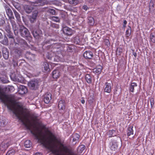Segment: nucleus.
Listing matches in <instances>:
<instances>
[{
    "mask_svg": "<svg viewBox=\"0 0 155 155\" xmlns=\"http://www.w3.org/2000/svg\"><path fill=\"white\" fill-rule=\"evenodd\" d=\"M87 0L88 2H89V3H92L94 1V0Z\"/></svg>",
    "mask_w": 155,
    "mask_h": 155,
    "instance_id": "obj_46",
    "label": "nucleus"
},
{
    "mask_svg": "<svg viewBox=\"0 0 155 155\" xmlns=\"http://www.w3.org/2000/svg\"><path fill=\"white\" fill-rule=\"evenodd\" d=\"M42 70L44 72H48L50 70L49 65L48 63L45 62L42 67Z\"/></svg>",
    "mask_w": 155,
    "mask_h": 155,
    "instance_id": "obj_12",
    "label": "nucleus"
},
{
    "mask_svg": "<svg viewBox=\"0 0 155 155\" xmlns=\"http://www.w3.org/2000/svg\"><path fill=\"white\" fill-rule=\"evenodd\" d=\"M0 100L12 111L22 124L29 130L39 143L55 155H65L64 147L47 128L43 130L36 125L38 119L35 116H30L21 104L3 93H0Z\"/></svg>",
    "mask_w": 155,
    "mask_h": 155,
    "instance_id": "obj_1",
    "label": "nucleus"
},
{
    "mask_svg": "<svg viewBox=\"0 0 155 155\" xmlns=\"http://www.w3.org/2000/svg\"><path fill=\"white\" fill-rule=\"evenodd\" d=\"M2 122L1 121V117H0V125H2Z\"/></svg>",
    "mask_w": 155,
    "mask_h": 155,
    "instance_id": "obj_51",
    "label": "nucleus"
},
{
    "mask_svg": "<svg viewBox=\"0 0 155 155\" xmlns=\"http://www.w3.org/2000/svg\"><path fill=\"white\" fill-rule=\"evenodd\" d=\"M116 134V131L113 130H110L108 132V135L109 137H114L115 136Z\"/></svg>",
    "mask_w": 155,
    "mask_h": 155,
    "instance_id": "obj_19",
    "label": "nucleus"
},
{
    "mask_svg": "<svg viewBox=\"0 0 155 155\" xmlns=\"http://www.w3.org/2000/svg\"><path fill=\"white\" fill-rule=\"evenodd\" d=\"M31 143L29 140H27L24 143V146L26 148H29L31 146Z\"/></svg>",
    "mask_w": 155,
    "mask_h": 155,
    "instance_id": "obj_22",
    "label": "nucleus"
},
{
    "mask_svg": "<svg viewBox=\"0 0 155 155\" xmlns=\"http://www.w3.org/2000/svg\"><path fill=\"white\" fill-rule=\"evenodd\" d=\"M6 11L7 15L10 19L13 29L14 31L18 29V27L16 25L15 22L14 20H12V19H14V18L11 10L9 8H7L6 9Z\"/></svg>",
    "mask_w": 155,
    "mask_h": 155,
    "instance_id": "obj_2",
    "label": "nucleus"
},
{
    "mask_svg": "<svg viewBox=\"0 0 155 155\" xmlns=\"http://www.w3.org/2000/svg\"><path fill=\"white\" fill-rule=\"evenodd\" d=\"M81 102L82 104H84L85 103V101L84 99H82L81 101Z\"/></svg>",
    "mask_w": 155,
    "mask_h": 155,
    "instance_id": "obj_49",
    "label": "nucleus"
},
{
    "mask_svg": "<svg viewBox=\"0 0 155 155\" xmlns=\"http://www.w3.org/2000/svg\"><path fill=\"white\" fill-rule=\"evenodd\" d=\"M88 8L87 6L85 5H84L83 7V8L85 10H87Z\"/></svg>",
    "mask_w": 155,
    "mask_h": 155,
    "instance_id": "obj_44",
    "label": "nucleus"
},
{
    "mask_svg": "<svg viewBox=\"0 0 155 155\" xmlns=\"http://www.w3.org/2000/svg\"><path fill=\"white\" fill-rule=\"evenodd\" d=\"M38 13V12L37 10H35L33 12L32 15V18L33 20H35L37 16V15Z\"/></svg>",
    "mask_w": 155,
    "mask_h": 155,
    "instance_id": "obj_27",
    "label": "nucleus"
},
{
    "mask_svg": "<svg viewBox=\"0 0 155 155\" xmlns=\"http://www.w3.org/2000/svg\"><path fill=\"white\" fill-rule=\"evenodd\" d=\"M2 54L4 58L7 59L9 57V54L7 48H3L2 49Z\"/></svg>",
    "mask_w": 155,
    "mask_h": 155,
    "instance_id": "obj_10",
    "label": "nucleus"
},
{
    "mask_svg": "<svg viewBox=\"0 0 155 155\" xmlns=\"http://www.w3.org/2000/svg\"><path fill=\"white\" fill-rule=\"evenodd\" d=\"M2 36V34H1V33L0 32V39L1 38Z\"/></svg>",
    "mask_w": 155,
    "mask_h": 155,
    "instance_id": "obj_52",
    "label": "nucleus"
},
{
    "mask_svg": "<svg viewBox=\"0 0 155 155\" xmlns=\"http://www.w3.org/2000/svg\"><path fill=\"white\" fill-rule=\"evenodd\" d=\"M74 43L77 44H81L80 41L78 38H76L74 40Z\"/></svg>",
    "mask_w": 155,
    "mask_h": 155,
    "instance_id": "obj_39",
    "label": "nucleus"
},
{
    "mask_svg": "<svg viewBox=\"0 0 155 155\" xmlns=\"http://www.w3.org/2000/svg\"><path fill=\"white\" fill-rule=\"evenodd\" d=\"M10 77L12 81H14L22 83L23 81L24 78L21 75H15L12 74L10 76Z\"/></svg>",
    "mask_w": 155,
    "mask_h": 155,
    "instance_id": "obj_5",
    "label": "nucleus"
},
{
    "mask_svg": "<svg viewBox=\"0 0 155 155\" xmlns=\"http://www.w3.org/2000/svg\"><path fill=\"white\" fill-rule=\"evenodd\" d=\"M5 42H6V43H7V41H5Z\"/></svg>",
    "mask_w": 155,
    "mask_h": 155,
    "instance_id": "obj_54",
    "label": "nucleus"
},
{
    "mask_svg": "<svg viewBox=\"0 0 155 155\" xmlns=\"http://www.w3.org/2000/svg\"><path fill=\"white\" fill-rule=\"evenodd\" d=\"M8 34L7 35V36L9 37V38H13V36L11 32L10 33H8Z\"/></svg>",
    "mask_w": 155,
    "mask_h": 155,
    "instance_id": "obj_42",
    "label": "nucleus"
},
{
    "mask_svg": "<svg viewBox=\"0 0 155 155\" xmlns=\"http://www.w3.org/2000/svg\"><path fill=\"white\" fill-rule=\"evenodd\" d=\"M58 107L59 109L63 110L65 108V101L64 100H61L59 102L58 105Z\"/></svg>",
    "mask_w": 155,
    "mask_h": 155,
    "instance_id": "obj_16",
    "label": "nucleus"
},
{
    "mask_svg": "<svg viewBox=\"0 0 155 155\" xmlns=\"http://www.w3.org/2000/svg\"><path fill=\"white\" fill-rule=\"evenodd\" d=\"M133 126H130L128 128L127 131V135L128 136H130L131 134H133Z\"/></svg>",
    "mask_w": 155,
    "mask_h": 155,
    "instance_id": "obj_20",
    "label": "nucleus"
},
{
    "mask_svg": "<svg viewBox=\"0 0 155 155\" xmlns=\"http://www.w3.org/2000/svg\"><path fill=\"white\" fill-rule=\"evenodd\" d=\"M60 75L59 72L58 70H54L52 72V77L54 79L58 78L59 77Z\"/></svg>",
    "mask_w": 155,
    "mask_h": 155,
    "instance_id": "obj_17",
    "label": "nucleus"
},
{
    "mask_svg": "<svg viewBox=\"0 0 155 155\" xmlns=\"http://www.w3.org/2000/svg\"><path fill=\"white\" fill-rule=\"evenodd\" d=\"M68 1L70 4L74 5L77 4L79 2L78 0H68Z\"/></svg>",
    "mask_w": 155,
    "mask_h": 155,
    "instance_id": "obj_28",
    "label": "nucleus"
},
{
    "mask_svg": "<svg viewBox=\"0 0 155 155\" xmlns=\"http://www.w3.org/2000/svg\"><path fill=\"white\" fill-rule=\"evenodd\" d=\"M150 41L153 43L155 42V34L151 33L150 34Z\"/></svg>",
    "mask_w": 155,
    "mask_h": 155,
    "instance_id": "obj_31",
    "label": "nucleus"
},
{
    "mask_svg": "<svg viewBox=\"0 0 155 155\" xmlns=\"http://www.w3.org/2000/svg\"><path fill=\"white\" fill-rule=\"evenodd\" d=\"M0 81L3 83H7L9 82L7 78H0Z\"/></svg>",
    "mask_w": 155,
    "mask_h": 155,
    "instance_id": "obj_30",
    "label": "nucleus"
},
{
    "mask_svg": "<svg viewBox=\"0 0 155 155\" xmlns=\"http://www.w3.org/2000/svg\"><path fill=\"white\" fill-rule=\"evenodd\" d=\"M24 8L25 11L28 13H30L33 9V8L32 7L28 5H25Z\"/></svg>",
    "mask_w": 155,
    "mask_h": 155,
    "instance_id": "obj_18",
    "label": "nucleus"
},
{
    "mask_svg": "<svg viewBox=\"0 0 155 155\" xmlns=\"http://www.w3.org/2000/svg\"><path fill=\"white\" fill-rule=\"evenodd\" d=\"M5 30L8 33H10L11 32V28L10 26L8 25L5 27Z\"/></svg>",
    "mask_w": 155,
    "mask_h": 155,
    "instance_id": "obj_38",
    "label": "nucleus"
},
{
    "mask_svg": "<svg viewBox=\"0 0 155 155\" xmlns=\"http://www.w3.org/2000/svg\"><path fill=\"white\" fill-rule=\"evenodd\" d=\"M150 101L151 105L152 107L154 104V103L153 102V99L152 100H150Z\"/></svg>",
    "mask_w": 155,
    "mask_h": 155,
    "instance_id": "obj_45",
    "label": "nucleus"
},
{
    "mask_svg": "<svg viewBox=\"0 0 155 155\" xmlns=\"http://www.w3.org/2000/svg\"><path fill=\"white\" fill-rule=\"evenodd\" d=\"M85 79L88 83H91V78L89 74H86L85 76Z\"/></svg>",
    "mask_w": 155,
    "mask_h": 155,
    "instance_id": "obj_26",
    "label": "nucleus"
},
{
    "mask_svg": "<svg viewBox=\"0 0 155 155\" xmlns=\"http://www.w3.org/2000/svg\"><path fill=\"white\" fill-rule=\"evenodd\" d=\"M105 42L106 43V45L107 46L110 45V42L108 39H106L105 40Z\"/></svg>",
    "mask_w": 155,
    "mask_h": 155,
    "instance_id": "obj_41",
    "label": "nucleus"
},
{
    "mask_svg": "<svg viewBox=\"0 0 155 155\" xmlns=\"http://www.w3.org/2000/svg\"><path fill=\"white\" fill-rule=\"evenodd\" d=\"M20 31L23 37H27L29 35L28 30L25 27H21L20 29Z\"/></svg>",
    "mask_w": 155,
    "mask_h": 155,
    "instance_id": "obj_6",
    "label": "nucleus"
},
{
    "mask_svg": "<svg viewBox=\"0 0 155 155\" xmlns=\"http://www.w3.org/2000/svg\"><path fill=\"white\" fill-rule=\"evenodd\" d=\"M51 19L53 21L56 22H59L60 19L59 18L56 16H53L51 17Z\"/></svg>",
    "mask_w": 155,
    "mask_h": 155,
    "instance_id": "obj_34",
    "label": "nucleus"
},
{
    "mask_svg": "<svg viewBox=\"0 0 155 155\" xmlns=\"http://www.w3.org/2000/svg\"><path fill=\"white\" fill-rule=\"evenodd\" d=\"M33 35H34V36L35 37V36H36L37 35H38V34H37V33L36 32H35V33H33Z\"/></svg>",
    "mask_w": 155,
    "mask_h": 155,
    "instance_id": "obj_47",
    "label": "nucleus"
},
{
    "mask_svg": "<svg viewBox=\"0 0 155 155\" xmlns=\"http://www.w3.org/2000/svg\"><path fill=\"white\" fill-rule=\"evenodd\" d=\"M51 99V94L50 93H46L44 96V101L46 104H48Z\"/></svg>",
    "mask_w": 155,
    "mask_h": 155,
    "instance_id": "obj_9",
    "label": "nucleus"
},
{
    "mask_svg": "<svg viewBox=\"0 0 155 155\" xmlns=\"http://www.w3.org/2000/svg\"><path fill=\"white\" fill-rule=\"evenodd\" d=\"M31 4L32 6H38L43 5L46 3L45 0H33L31 2Z\"/></svg>",
    "mask_w": 155,
    "mask_h": 155,
    "instance_id": "obj_3",
    "label": "nucleus"
},
{
    "mask_svg": "<svg viewBox=\"0 0 155 155\" xmlns=\"http://www.w3.org/2000/svg\"><path fill=\"white\" fill-rule=\"evenodd\" d=\"M9 145V143H2L0 145V149L1 150H5L8 147Z\"/></svg>",
    "mask_w": 155,
    "mask_h": 155,
    "instance_id": "obj_14",
    "label": "nucleus"
},
{
    "mask_svg": "<svg viewBox=\"0 0 155 155\" xmlns=\"http://www.w3.org/2000/svg\"><path fill=\"white\" fill-rule=\"evenodd\" d=\"M131 33V28L129 26L127 29L126 31V33L127 37L129 36Z\"/></svg>",
    "mask_w": 155,
    "mask_h": 155,
    "instance_id": "obj_29",
    "label": "nucleus"
},
{
    "mask_svg": "<svg viewBox=\"0 0 155 155\" xmlns=\"http://www.w3.org/2000/svg\"><path fill=\"white\" fill-rule=\"evenodd\" d=\"M15 153V151L13 150H9L8 152V155H12L13 154Z\"/></svg>",
    "mask_w": 155,
    "mask_h": 155,
    "instance_id": "obj_40",
    "label": "nucleus"
},
{
    "mask_svg": "<svg viewBox=\"0 0 155 155\" xmlns=\"http://www.w3.org/2000/svg\"><path fill=\"white\" fill-rule=\"evenodd\" d=\"M133 55H134V56L135 57H136V56H137V54L136 53H133Z\"/></svg>",
    "mask_w": 155,
    "mask_h": 155,
    "instance_id": "obj_50",
    "label": "nucleus"
},
{
    "mask_svg": "<svg viewBox=\"0 0 155 155\" xmlns=\"http://www.w3.org/2000/svg\"><path fill=\"white\" fill-rule=\"evenodd\" d=\"M14 13L15 15V17L17 20L19 21L20 20V16L19 13L16 11H14Z\"/></svg>",
    "mask_w": 155,
    "mask_h": 155,
    "instance_id": "obj_35",
    "label": "nucleus"
},
{
    "mask_svg": "<svg viewBox=\"0 0 155 155\" xmlns=\"http://www.w3.org/2000/svg\"><path fill=\"white\" fill-rule=\"evenodd\" d=\"M28 85L31 89L35 90L38 85V81L36 80L31 81L28 82Z\"/></svg>",
    "mask_w": 155,
    "mask_h": 155,
    "instance_id": "obj_4",
    "label": "nucleus"
},
{
    "mask_svg": "<svg viewBox=\"0 0 155 155\" xmlns=\"http://www.w3.org/2000/svg\"><path fill=\"white\" fill-rule=\"evenodd\" d=\"M102 69V66L99 65L97 66L96 68L93 69V71L94 73L99 74L101 73Z\"/></svg>",
    "mask_w": 155,
    "mask_h": 155,
    "instance_id": "obj_15",
    "label": "nucleus"
},
{
    "mask_svg": "<svg viewBox=\"0 0 155 155\" xmlns=\"http://www.w3.org/2000/svg\"><path fill=\"white\" fill-rule=\"evenodd\" d=\"M88 22L89 24L91 25H93L94 21V18L91 17H89L88 18Z\"/></svg>",
    "mask_w": 155,
    "mask_h": 155,
    "instance_id": "obj_32",
    "label": "nucleus"
},
{
    "mask_svg": "<svg viewBox=\"0 0 155 155\" xmlns=\"http://www.w3.org/2000/svg\"><path fill=\"white\" fill-rule=\"evenodd\" d=\"M31 21H32V19H31Z\"/></svg>",
    "mask_w": 155,
    "mask_h": 155,
    "instance_id": "obj_53",
    "label": "nucleus"
},
{
    "mask_svg": "<svg viewBox=\"0 0 155 155\" xmlns=\"http://www.w3.org/2000/svg\"><path fill=\"white\" fill-rule=\"evenodd\" d=\"M54 61L57 62L61 61V59L60 57L57 55L54 56Z\"/></svg>",
    "mask_w": 155,
    "mask_h": 155,
    "instance_id": "obj_37",
    "label": "nucleus"
},
{
    "mask_svg": "<svg viewBox=\"0 0 155 155\" xmlns=\"http://www.w3.org/2000/svg\"><path fill=\"white\" fill-rule=\"evenodd\" d=\"M154 10V4L151 1L149 4V11L150 12H152Z\"/></svg>",
    "mask_w": 155,
    "mask_h": 155,
    "instance_id": "obj_21",
    "label": "nucleus"
},
{
    "mask_svg": "<svg viewBox=\"0 0 155 155\" xmlns=\"http://www.w3.org/2000/svg\"><path fill=\"white\" fill-rule=\"evenodd\" d=\"M84 56L86 59H91L93 56V54L90 51H85L84 53Z\"/></svg>",
    "mask_w": 155,
    "mask_h": 155,
    "instance_id": "obj_8",
    "label": "nucleus"
},
{
    "mask_svg": "<svg viewBox=\"0 0 155 155\" xmlns=\"http://www.w3.org/2000/svg\"><path fill=\"white\" fill-rule=\"evenodd\" d=\"M34 155H42V154L39 153H35Z\"/></svg>",
    "mask_w": 155,
    "mask_h": 155,
    "instance_id": "obj_48",
    "label": "nucleus"
},
{
    "mask_svg": "<svg viewBox=\"0 0 155 155\" xmlns=\"http://www.w3.org/2000/svg\"><path fill=\"white\" fill-rule=\"evenodd\" d=\"M111 91V84L110 83L106 82L105 84V87L104 91L106 92L110 93Z\"/></svg>",
    "mask_w": 155,
    "mask_h": 155,
    "instance_id": "obj_13",
    "label": "nucleus"
},
{
    "mask_svg": "<svg viewBox=\"0 0 155 155\" xmlns=\"http://www.w3.org/2000/svg\"><path fill=\"white\" fill-rule=\"evenodd\" d=\"M47 12L51 15H54L55 14V10L52 9H49L47 10Z\"/></svg>",
    "mask_w": 155,
    "mask_h": 155,
    "instance_id": "obj_36",
    "label": "nucleus"
},
{
    "mask_svg": "<svg viewBox=\"0 0 155 155\" xmlns=\"http://www.w3.org/2000/svg\"><path fill=\"white\" fill-rule=\"evenodd\" d=\"M80 136L78 134H76L73 135V141H78L79 139Z\"/></svg>",
    "mask_w": 155,
    "mask_h": 155,
    "instance_id": "obj_33",
    "label": "nucleus"
},
{
    "mask_svg": "<svg viewBox=\"0 0 155 155\" xmlns=\"http://www.w3.org/2000/svg\"><path fill=\"white\" fill-rule=\"evenodd\" d=\"M63 30L64 33L67 35H71L73 34L72 30L68 27H64L63 28Z\"/></svg>",
    "mask_w": 155,
    "mask_h": 155,
    "instance_id": "obj_7",
    "label": "nucleus"
},
{
    "mask_svg": "<svg viewBox=\"0 0 155 155\" xmlns=\"http://www.w3.org/2000/svg\"><path fill=\"white\" fill-rule=\"evenodd\" d=\"M117 147V144L116 142L112 143V145L111 146V149L112 150L114 151Z\"/></svg>",
    "mask_w": 155,
    "mask_h": 155,
    "instance_id": "obj_25",
    "label": "nucleus"
},
{
    "mask_svg": "<svg viewBox=\"0 0 155 155\" xmlns=\"http://www.w3.org/2000/svg\"><path fill=\"white\" fill-rule=\"evenodd\" d=\"M85 148V146L83 145L79 146L78 149V151L80 153H81L84 150Z\"/></svg>",
    "mask_w": 155,
    "mask_h": 155,
    "instance_id": "obj_23",
    "label": "nucleus"
},
{
    "mask_svg": "<svg viewBox=\"0 0 155 155\" xmlns=\"http://www.w3.org/2000/svg\"><path fill=\"white\" fill-rule=\"evenodd\" d=\"M137 84L135 83H132L130 87V91L133 92H134V87H137Z\"/></svg>",
    "mask_w": 155,
    "mask_h": 155,
    "instance_id": "obj_24",
    "label": "nucleus"
},
{
    "mask_svg": "<svg viewBox=\"0 0 155 155\" xmlns=\"http://www.w3.org/2000/svg\"><path fill=\"white\" fill-rule=\"evenodd\" d=\"M18 92L20 94H23L27 92V89L25 86L21 85L19 88Z\"/></svg>",
    "mask_w": 155,
    "mask_h": 155,
    "instance_id": "obj_11",
    "label": "nucleus"
},
{
    "mask_svg": "<svg viewBox=\"0 0 155 155\" xmlns=\"http://www.w3.org/2000/svg\"><path fill=\"white\" fill-rule=\"evenodd\" d=\"M123 27L124 28H125L126 27V25L127 24V21L126 20H124L123 22Z\"/></svg>",
    "mask_w": 155,
    "mask_h": 155,
    "instance_id": "obj_43",
    "label": "nucleus"
}]
</instances>
